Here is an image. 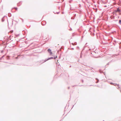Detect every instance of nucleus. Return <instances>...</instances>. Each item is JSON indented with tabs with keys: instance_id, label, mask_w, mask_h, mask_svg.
<instances>
[{
	"instance_id": "obj_1",
	"label": "nucleus",
	"mask_w": 121,
	"mask_h": 121,
	"mask_svg": "<svg viewBox=\"0 0 121 121\" xmlns=\"http://www.w3.org/2000/svg\"><path fill=\"white\" fill-rule=\"evenodd\" d=\"M57 56H56V57H50V58H49L48 59H46L44 60H41L39 62V65H40L43 64V63L45 62L46 61H47L49 60H50L51 59H55L56 58H57Z\"/></svg>"
},
{
	"instance_id": "obj_2",
	"label": "nucleus",
	"mask_w": 121,
	"mask_h": 121,
	"mask_svg": "<svg viewBox=\"0 0 121 121\" xmlns=\"http://www.w3.org/2000/svg\"><path fill=\"white\" fill-rule=\"evenodd\" d=\"M48 52L49 53L50 55L52 54V53L51 51V50L50 48H49L48 50Z\"/></svg>"
},
{
	"instance_id": "obj_3",
	"label": "nucleus",
	"mask_w": 121,
	"mask_h": 121,
	"mask_svg": "<svg viewBox=\"0 0 121 121\" xmlns=\"http://www.w3.org/2000/svg\"><path fill=\"white\" fill-rule=\"evenodd\" d=\"M46 22L45 21H43L41 22V24L43 25L44 26L46 24Z\"/></svg>"
},
{
	"instance_id": "obj_4",
	"label": "nucleus",
	"mask_w": 121,
	"mask_h": 121,
	"mask_svg": "<svg viewBox=\"0 0 121 121\" xmlns=\"http://www.w3.org/2000/svg\"><path fill=\"white\" fill-rule=\"evenodd\" d=\"M73 15H74L73 17H72L71 18V19H73L76 16V14L74 13H73Z\"/></svg>"
},
{
	"instance_id": "obj_5",
	"label": "nucleus",
	"mask_w": 121,
	"mask_h": 121,
	"mask_svg": "<svg viewBox=\"0 0 121 121\" xmlns=\"http://www.w3.org/2000/svg\"><path fill=\"white\" fill-rule=\"evenodd\" d=\"M116 12H121V10L119 9V8H117V10H115Z\"/></svg>"
},
{
	"instance_id": "obj_6",
	"label": "nucleus",
	"mask_w": 121,
	"mask_h": 121,
	"mask_svg": "<svg viewBox=\"0 0 121 121\" xmlns=\"http://www.w3.org/2000/svg\"><path fill=\"white\" fill-rule=\"evenodd\" d=\"M22 3L21 2H19L17 4V5L18 6H20L21 5V4Z\"/></svg>"
},
{
	"instance_id": "obj_7",
	"label": "nucleus",
	"mask_w": 121,
	"mask_h": 121,
	"mask_svg": "<svg viewBox=\"0 0 121 121\" xmlns=\"http://www.w3.org/2000/svg\"><path fill=\"white\" fill-rule=\"evenodd\" d=\"M110 18L111 19H114L115 18V16H111Z\"/></svg>"
},
{
	"instance_id": "obj_8",
	"label": "nucleus",
	"mask_w": 121,
	"mask_h": 121,
	"mask_svg": "<svg viewBox=\"0 0 121 121\" xmlns=\"http://www.w3.org/2000/svg\"><path fill=\"white\" fill-rule=\"evenodd\" d=\"M72 44L73 45H76L77 44V42H75L74 43H72Z\"/></svg>"
},
{
	"instance_id": "obj_9",
	"label": "nucleus",
	"mask_w": 121,
	"mask_h": 121,
	"mask_svg": "<svg viewBox=\"0 0 121 121\" xmlns=\"http://www.w3.org/2000/svg\"><path fill=\"white\" fill-rule=\"evenodd\" d=\"M8 16L9 17H10L11 16V13H9L8 14Z\"/></svg>"
},
{
	"instance_id": "obj_10",
	"label": "nucleus",
	"mask_w": 121,
	"mask_h": 121,
	"mask_svg": "<svg viewBox=\"0 0 121 121\" xmlns=\"http://www.w3.org/2000/svg\"><path fill=\"white\" fill-rule=\"evenodd\" d=\"M7 60H9L10 59V56H7Z\"/></svg>"
},
{
	"instance_id": "obj_11",
	"label": "nucleus",
	"mask_w": 121,
	"mask_h": 121,
	"mask_svg": "<svg viewBox=\"0 0 121 121\" xmlns=\"http://www.w3.org/2000/svg\"><path fill=\"white\" fill-rule=\"evenodd\" d=\"M110 83L111 84V85H114V86H116V85H117V84H113V83H112V82Z\"/></svg>"
},
{
	"instance_id": "obj_12",
	"label": "nucleus",
	"mask_w": 121,
	"mask_h": 121,
	"mask_svg": "<svg viewBox=\"0 0 121 121\" xmlns=\"http://www.w3.org/2000/svg\"><path fill=\"white\" fill-rule=\"evenodd\" d=\"M95 79L96 80H97V81L96 82V83H98L99 82V79L97 78H96Z\"/></svg>"
},
{
	"instance_id": "obj_13",
	"label": "nucleus",
	"mask_w": 121,
	"mask_h": 121,
	"mask_svg": "<svg viewBox=\"0 0 121 121\" xmlns=\"http://www.w3.org/2000/svg\"><path fill=\"white\" fill-rule=\"evenodd\" d=\"M5 17V16H4L2 18V22H3L4 21V17Z\"/></svg>"
},
{
	"instance_id": "obj_14",
	"label": "nucleus",
	"mask_w": 121,
	"mask_h": 121,
	"mask_svg": "<svg viewBox=\"0 0 121 121\" xmlns=\"http://www.w3.org/2000/svg\"><path fill=\"white\" fill-rule=\"evenodd\" d=\"M119 23L120 24H121V20H120L119 21Z\"/></svg>"
},
{
	"instance_id": "obj_15",
	"label": "nucleus",
	"mask_w": 121,
	"mask_h": 121,
	"mask_svg": "<svg viewBox=\"0 0 121 121\" xmlns=\"http://www.w3.org/2000/svg\"><path fill=\"white\" fill-rule=\"evenodd\" d=\"M14 8L16 10H17V8L14 7Z\"/></svg>"
},
{
	"instance_id": "obj_16",
	"label": "nucleus",
	"mask_w": 121,
	"mask_h": 121,
	"mask_svg": "<svg viewBox=\"0 0 121 121\" xmlns=\"http://www.w3.org/2000/svg\"><path fill=\"white\" fill-rule=\"evenodd\" d=\"M119 85H118V87H117V89H118L119 88Z\"/></svg>"
},
{
	"instance_id": "obj_17",
	"label": "nucleus",
	"mask_w": 121,
	"mask_h": 121,
	"mask_svg": "<svg viewBox=\"0 0 121 121\" xmlns=\"http://www.w3.org/2000/svg\"><path fill=\"white\" fill-rule=\"evenodd\" d=\"M72 0H70V1H69V3H71V1H72Z\"/></svg>"
},
{
	"instance_id": "obj_18",
	"label": "nucleus",
	"mask_w": 121,
	"mask_h": 121,
	"mask_svg": "<svg viewBox=\"0 0 121 121\" xmlns=\"http://www.w3.org/2000/svg\"><path fill=\"white\" fill-rule=\"evenodd\" d=\"M96 10H95V12H97V9L96 8Z\"/></svg>"
},
{
	"instance_id": "obj_19",
	"label": "nucleus",
	"mask_w": 121,
	"mask_h": 121,
	"mask_svg": "<svg viewBox=\"0 0 121 121\" xmlns=\"http://www.w3.org/2000/svg\"><path fill=\"white\" fill-rule=\"evenodd\" d=\"M77 86V85H74V86H72V87H74V86Z\"/></svg>"
},
{
	"instance_id": "obj_20",
	"label": "nucleus",
	"mask_w": 121,
	"mask_h": 121,
	"mask_svg": "<svg viewBox=\"0 0 121 121\" xmlns=\"http://www.w3.org/2000/svg\"><path fill=\"white\" fill-rule=\"evenodd\" d=\"M110 62H109L107 64V65H109V63Z\"/></svg>"
},
{
	"instance_id": "obj_21",
	"label": "nucleus",
	"mask_w": 121,
	"mask_h": 121,
	"mask_svg": "<svg viewBox=\"0 0 121 121\" xmlns=\"http://www.w3.org/2000/svg\"><path fill=\"white\" fill-rule=\"evenodd\" d=\"M71 49H72L73 50L74 49V48H72Z\"/></svg>"
},
{
	"instance_id": "obj_22",
	"label": "nucleus",
	"mask_w": 121,
	"mask_h": 121,
	"mask_svg": "<svg viewBox=\"0 0 121 121\" xmlns=\"http://www.w3.org/2000/svg\"><path fill=\"white\" fill-rule=\"evenodd\" d=\"M19 35H16V36L17 37V36H18Z\"/></svg>"
},
{
	"instance_id": "obj_23",
	"label": "nucleus",
	"mask_w": 121,
	"mask_h": 121,
	"mask_svg": "<svg viewBox=\"0 0 121 121\" xmlns=\"http://www.w3.org/2000/svg\"><path fill=\"white\" fill-rule=\"evenodd\" d=\"M82 82H83V80H82Z\"/></svg>"
},
{
	"instance_id": "obj_24",
	"label": "nucleus",
	"mask_w": 121,
	"mask_h": 121,
	"mask_svg": "<svg viewBox=\"0 0 121 121\" xmlns=\"http://www.w3.org/2000/svg\"><path fill=\"white\" fill-rule=\"evenodd\" d=\"M59 13V12H57V14H58Z\"/></svg>"
},
{
	"instance_id": "obj_25",
	"label": "nucleus",
	"mask_w": 121,
	"mask_h": 121,
	"mask_svg": "<svg viewBox=\"0 0 121 121\" xmlns=\"http://www.w3.org/2000/svg\"><path fill=\"white\" fill-rule=\"evenodd\" d=\"M4 56H2V57L1 58H2Z\"/></svg>"
},
{
	"instance_id": "obj_26",
	"label": "nucleus",
	"mask_w": 121,
	"mask_h": 121,
	"mask_svg": "<svg viewBox=\"0 0 121 121\" xmlns=\"http://www.w3.org/2000/svg\"><path fill=\"white\" fill-rule=\"evenodd\" d=\"M60 7H58V9H60Z\"/></svg>"
},
{
	"instance_id": "obj_27",
	"label": "nucleus",
	"mask_w": 121,
	"mask_h": 121,
	"mask_svg": "<svg viewBox=\"0 0 121 121\" xmlns=\"http://www.w3.org/2000/svg\"><path fill=\"white\" fill-rule=\"evenodd\" d=\"M22 22H23V19H22Z\"/></svg>"
},
{
	"instance_id": "obj_28",
	"label": "nucleus",
	"mask_w": 121,
	"mask_h": 121,
	"mask_svg": "<svg viewBox=\"0 0 121 121\" xmlns=\"http://www.w3.org/2000/svg\"><path fill=\"white\" fill-rule=\"evenodd\" d=\"M62 14H64V12H62Z\"/></svg>"
},
{
	"instance_id": "obj_29",
	"label": "nucleus",
	"mask_w": 121,
	"mask_h": 121,
	"mask_svg": "<svg viewBox=\"0 0 121 121\" xmlns=\"http://www.w3.org/2000/svg\"><path fill=\"white\" fill-rule=\"evenodd\" d=\"M69 88H70L69 87H68V89H69Z\"/></svg>"
},
{
	"instance_id": "obj_30",
	"label": "nucleus",
	"mask_w": 121,
	"mask_h": 121,
	"mask_svg": "<svg viewBox=\"0 0 121 121\" xmlns=\"http://www.w3.org/2000/svg\"><path fill=\"white\" fill-rule=\"evenodd\" d=\"M71 67V65H70V66H69L70 67Z\"/></svg>"
},
{
	"instance_id": "obj_31",
	"label": "nucleus",
	"mask_w": 121,
	"mask_h": 121,
	"mask_svg": "<svg viewBox=\"0 0 121 121\" xmlns=\"http://www.w3.org/2000/svg\"><path fill=\"white\" fill-rule=\"evenodd\" d=\"M62 1H64V0H62Z\"/></svg>"
},
{
	"instance_id": "obj_32",
	"label": "nucleus",
	"mask_w": 121,
	"mask_h": 121,
	"mask_svg": "<svg viewBox=\"0 0 121 121\" xmlns=\"http://www.w3.org/2000/svg\"><path fill=\"white\" fill-rule=\"evenodd\" d=\"M89 49V50H91V49Z\"/></svg>"
},
{
	"instance_id": "obj_33",
	"label": "nucleus",
	"mask_w": 121,
	"mask_h": 121,
	"mask_svg": "<svg viewBox=\"0 0 121 121\" xmlns=\"http://www.w3.org/2000/svg\"><path fill=\"white\" fill-rule=\"evenodd\" d=\"M23 32H25V31L24 30H23Z\"/></svg>"
},
{
	"instance_id": "obj_34",
	"label": "nucleus",
	"mask_w": 121,
	"mask_h": 121,
	"mask_svg": "<svg viewBox=\"0 0 121 121\" xmlns=\"http://www.w3.org/2000/svg\"><path fill=\"white\" fill-rule=\"evenodd\" d=\"M87 44V43H86V44H85V45H86Z\"/></svg>"
},
{
	"instance_id": "obj_35",
	"label": "nucleus",
	"mask_w": 121,
	"mask_h": 121,
	"mask_svg": "<svg viewBox=\"0 0 121 121\" xmlns=\"http://www.w3.org/2000/svg\"><path fill=\"white\" fill-rule=\"evenodd\" d=\"M70 30H72V29H70Z\"/></svg>"
},
{
	"instance_id": "obj_36",
	"label": "nucleus",
	"mask_w": 121,
	"mask_h": 121,
	"mask_svg": "<svg viewBox=\"0 0 121 121\" xmlns=\"http://www.w3.org/2000/svg\"><path fill=\"white\" fill-rule=\"evenodd\" d=\"M70 30H72V29H70Z\"/></svg>"
},
{
	"instance_id": "obj_37",
	"label": "nucleus",
	"mask_w": 121,
	"mask_h": 121,
	"mask_svg": "<svg viewBox=\"0 0 121 121\" xmlns=\"http://www.w3.org/2000/svg\"><path fill=\"white\" fill-rule=\"evenodd\" d=\"M105 7H106V6H105Z\"/></svg>"
},
{
	"instance_id": "obj_38",
	"label": "nucleus",
	"mask_w": 121,
	"mask_h": 121,
	"mask_svg": "<svg viewBox=\"0 0 121 121\" xmlns=\"http://www.w3.org/2000/svg\"><path fill=\"white\" fill-rule=\"evenodd\" d=\"M100 72L101 73V72H100Z\"/></svg>"
},
{
	"instance_id": "obj_39",
	"label": "nucleus",
	"mask_w": 121,
	"mask_h": 121,
	"mask_svg": "<svg viewBox=\"0 0 121 121\" xmlns=\"http://www.w3.org/2000/svg\"><path fill=\"white\" fill-rule=\"evenodd\" d=\"M91 69V70H92V69Z\"/></svg>"
},
{
	"instance_id": "obj_40",
	"label": "nucleus",
	"mask_w": 121,
	"mask_h": 121,
	"mask_svg": "<svg viewBox=\"0 0 121 121\" xmlns=\"http://www.w3.org/2000/svg\"><path fill=\"white\" fill-rule=\"evenodd\" d=\"M93 72H94V71H93Z\"/></svg>"
}]
</instances>
